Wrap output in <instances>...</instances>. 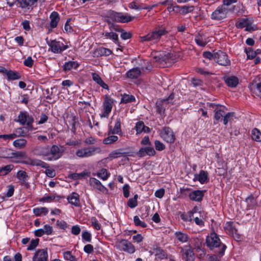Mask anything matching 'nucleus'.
<instances>
[{"label":"nucleus","mask_w":261,"mask_h":261,"mask_svg":"<svg viewBox=\"0 0 261 261\" xmlns=\"http://www.w3.org/2000/svg\"><path fill=\"white\" fill-rule=\"evenodd\" d=\"M206 246L211 249H216V253L222 256L225 251L226 246L222 244L218 237L215 233H211L210 236H207L206 239Z\"/></svg>","instance_id":"f257e3e1"},{"label":"nucleus","mask_w":261,"mask_h":261,"mask_svg":"<svg viewBox=\"0 0 261 261\" xmlns=\"http://www.w3.org/2000/svg\"><path fill=\"white\" fill-rule=\"evenodd\" d=\"M168 31L164 28L156 27L152 32L147 35L141 37V42H150L151 44H154L158 43L162 37L166 35Z\"/></svg>","instance_id":"f03ea898"},{"label":"nucleus","mask_w":261,"mask_h":261,"mask_svg":"<svg viewBox=\"0 0 261 261\" xmlns=\"http://www.w3.org/2000/svg\"><path fill=\"white\" fill-rule=\"evenodd\" d=\"M101 152L100 147L95 146H89L79 149L76 151V155L80 158H87Z\"/></svg>","instance_id":"7ed1b4c3"},{"label":"nucleus","mask_w":261,"mask_h":261,"mask_svg":"<svg viewBox=\"0 0 261 261\" xmlns=\"http://www.w3.org/2000/svg\"><path fill=\"white\" fill-rule=\"evenodd\" d=\"M66 150L64 146L53 145L49 149V156L47 158L48 161H56L59 159L63 155Z\"/></svg>","instance_id":"20e7f679"},{"label":"nucleus","mask_w":261,"mask_h":261,"mask_svg":"<svg viewBox=\"0 0 261 261\" xmlns=\"http://www.w3.org/2000/svg\"><path fill=\"white\" fill-rule=\"evenodd\" d=\"M47 43L50 47L51 51L55 54H61L68 48V45H64L63 43L56 40L47 41Z\"/></svg>","instance_id":"39448f33"},{"label":"nucleus","mask_w":261,"mask_h":261,"mask_svg":"<svg viewBox=\"0 0 261 261\" xmlns=\"http://www.w3.org/2000/svg\"><path fill=\"white\" fill-rule=\"evenodd\" d=\"M229 9L224 8L221 5L219 6L211 14V18L213 20H221L227 17V13Z\"/></svg>","instance_id":"423d86ee"},{"label":"nucleus","mask_w":261,"mask_h":261,"mask_svg":"<svg viewBox=\"0 0 261 261\" xmlns=\"http://www.w3.org/2000/svg\"><path fill=\"white\" fill-rule=\"evenodd\" d=\"M174 97V95L172 93L167 98L157 100L155 104L157 113L161 115L164 114L167 104L169 103V100H172Z\"/></svg>","instance_id":"0eeeda50"},{"label":"nucleus","mask_w":261,"mask_h":261,"mask_svg":"<svg viewBox=\"0 0 261 261\" xmlns=\"http://www.w3.org/2000/svg\"><path fill=\"white\" fill-rule=\"evenodd\" d=\"M214 60L221 65L227 66L230 64L227 55L221 50L215 53Z\"/></svg>","instance_id":"6e6552de"},{"label":"nucleus","mask_w":261,"mask_h":261,"mask_svg":"<svg viewBox=\"0 0 261 261\" xmlns=\"http://www.w3.org/2000/svg\"><path fill=\"white\" fill-rule=\"evenodd\" d=\"M117 246L119 249L129 253H133L135 252V248L133 244L126 240H122L117 243Z\"/></svg>","instance_id":"1a4fd4ad"},{"label":"nucleus","mask_w":261,"mask_h":261,"mask_svg":"<svg viewBox=\"0 0 261 261\" xmlns=\"http://www.w3.org/2000/svg\"><path fill=\"white\" fill-rule=\"evenodd\" d=\"M160 135L163 139L167 143H173L175 140V137L172 130L168 127H164Z\"/></svg>","instance_id":"9d476101"},{"label":"nucleus","mask_w":261,"mask_h":261,"mask_svg":"<svg viewBox=\"0 0 261 261\" xmlns=\"http://www.w3.org/2000/svg\"><path fill=\"white\" fill-rule=\"evenodd\" d=\"M114 100L107 95L105 96L103 103L104 113L101 115V117H108L112 111Z\"/></svg>","instance_id":"9b49d317"},{"label":"nucleus","mask_w":261,"mask_h":261,"mask_svg":"<svg viewBox=\"0 0 261 261\" xmlns=\"http://www.w3.org/2000/svg\"><path fill=\"white\" fill-rule=\"evenodd\" d=\"M18 121L22 125L26 124L30 127L34 121V119L27 112H20L18 117Z\"/></svg>","instance_id":"f8f14e48"},{"label":"nucleus","mask_w":261,"mask_h":261,"mask_svg":"<svg viewBox=\"0 0 261 261\" xmlns=\"http://www.w3.org/2000/svg\"><path fill=\"white\" fill-rule=\"evenodd\" d=\"M181 253H182V258L185 259L186 261H194L195 255L192 247L190 245L181 248Z\"/></svg>","instance_id":"ddd939ff"},{"label":"nucleus","mask_w":261,"mask_h":261,"mask_svg":"<svg viewBox=\"0 0 261 261\" xmlns=\"http://www.w3.org/2000/svg\"><path fill=\"white\" fill-rule=\"evenodd\" d=\"M47 248L38 250L35 253L33 261H48Z\"/></svg>","instance_id":"4468645a"},{"label":"nucleus","mask_w":261,"mask_h":261,"mask_svg":"<svg viewBox=\"0 0 261 261\" xmlns=\"http://www.w3.org/2000/svg\"><path fill=\"white\" fill-rule=\"evenodd\" d=\"M16 177L21 185H23L27 188L30 187L29 183L28 182L29 176L25 171L23 170L18 171L17 173Z\"/></svg>","instance_id":"2eb2a0df"},{"label":"nucleus","mask_w":261,"mask_h":261,"mask_svg":"<svg viewBox=\"0 0 261 261\" xmlns=\"http://www.w3.org/2000/svg\"><path fill=\"white\" fill-rule=\"evenodd\" d=\"M155 154V151L151 146L142 147L137 152V154L140 158H142L146 155L153 156Z\"/></svg>","instance_id":"dca6fc26"},{"label":"nucleus","mask_w":261,"mask_h":261,"mask_svg":"<svg viewBox=\"0 0 261 261\" xmlns=\"http://www.w3.org/2000/svg\"><path fill=\"white\" fill-rule=\"evenodd\" d=\"M194 180H198L203 184L208 181V173L204 170H200L198 174H195Z\"/></svg>","instance_id":"f3484780"},{"label":"nucleus","mask_w":261,"mask_h":261,"mask_svg":"<svg viewBox=\"0 0 261 261\" xmlns=\"http://www.w3.org/2000/svg\"><path fill=\"white\" fill-rule=\"evenodd\" d=\"M67 199L68 202L75 206L79 207L81 205L79 195L76 192H73L69 195Z\"/></svg>","instance_id":"a211bd4d"},{"label":"nucleus","mask_w":261,"mask_h":261,"mask_svg":"<svg viewBox=\"0 0 261 261\" xmlns=\"http://www.w3.org/2000/svg\"><path fill=\"white\" fill-rule=\"evenodd\" d=\"M204 196L203 191L200 190H195L191 192L189 195V198L191 200L195 201H201Z\"/></svg>","instance_id":"6ab92c4d"},{"label":"nucleus","mask_w":261,"mask_h":261,"mask_svg":"<svg viewBox=\"0 0 261 261\" xmlns=\"http://www.w3.org/2000/svg\"><path fill=\"white\" fill-rule=\"evenodd\" d=\"M135 128L137 134H140L142 132L149 133L150 131V128L144 125L143 121H140L136 123Z\"/></svg>","instance_id":"aec40b11"},{"label":"nucleus","mask_w":261,"mask_h":261,"mask_svg":"<svg viewBox=\"0 0 261 261\" xmlns=\"http://www.w3.org/2000/svg\"><path fill=\"white\" fill-rule=\"evenodd\" d=\"M224 81L227 85L231 88L237 87L239 83L238 78L234 76L225 77Z\"/></svg>","instance_id":"412c9836"},{"label":"nucleus","mask_w":261,"mask_h":261,"mask_svg":"<svg viewBox=\"0 0 261 261\" xmlns=\"http://www.w3.org/2000/svg\"><path fill=\"white\" fill-rule=\"evenodd\" d=\"M50 26L52 28H56L57 26L60 19L58 13L56 11L53 12L50 15Z\"/></svg>","instance_id":"4be33fe9"},{"label":"nucleus","mask_w":261,"mask_h":261,"mask_svg":"<svg viewBox=\"0 0 261 261\" xmlns=\"http://www.w3.org/2000/svg\"><path fill=\"white\" fill-rule=\"evenodd\" d=\"M225 229L229 233L230 235L233 237L234 234H237V229L235 224L233 222H226L225 226Z\"/></svg>","instance_id":"5701e85b"},{"label":"nucleus","mask_w":261,"mask_h":261,"mask_svg":"<svg viewBox=\"0 0 261 261\" xmlns=\"http://www.w3.org/2000/svg\"><path fill=\"white\" fill-rule=\"evenodd\" d=\"M141 69L138 68H134L130 69L126 73V75L130 79H137L141 75Z\"/></svg>","instance_id":"b1692460"},{"label":"nucleus","mask_w":261,"mask_h":261,"mask_svg":"<svg viewBox=\"0 0 261 261\" xmlns=\"http://www.w3.org/2000/svg\"><path fill=\"white\" fill-rule=\"evenodd\" d=\"M89 184L93 188L100 191H102L105 189L104 186L101 184L100 181L95 178L91 177L89 179Z\"/></svg>","instance_id":"393cba45"},{"label":"nucleus","mask_w":261,"mask_h":261,"mask_svg":"<svg viewBox=\"0 0 261 261\" xmlns=\"http://www.w3.org/2000/svg\"><path fill=\"white\" fill-rule=\"evenodd\" d=\"M5 74L7 75L8 80L9 81L18 80L21 78L20 74L13 70H8L6 69Z\"/></svg>","instance_id":"a878e982"},{"label":"nucleus","mask_w":261,"mask_h":261,"mask_svg":"<svg viewBox=\"0 0 261 261\" xmlns=\"http://www.w3.org/2000/svg\"><path fill=\"white\" fill-rule=\"evenodd\" d=\"M121 132V120L120 119H117L115 123L114 127L112 129L110 128L109 132H108V135L110 134H119Z\"/></svg>","instance_id":"bb28decb"},{"label":"nucleus","mask_w":261,"mask_h":261,"mask_svg":"<svg viewBox=\"0 0 261 261\" xmlns=\"http://www.w3.org/2000/svg\"><path fill=\"white\" fill-rule=\"evenodd\" d=\"M80 64L75 61H69L66 62L63 65V70L65 71H69L74 68L76 69L79 66Z\"/></svg>","instance_id":"cd10ccee"},{"label":"nucleus","mask_w":261,"mask_h":261,"mask_svg":"<svg viewBox=\"0 0 261 261\" xmlns=\"http://www.w3.org/2000/svg\"><path fill=\"white\" fill-rule=\"evenodd\" d=\"M237 2V0H223V4L221 6H224V8H227V9H230L229 10V12H234L236 7L234 6H231V5L233 3H236Z\"/></svg>","instance_id":"c85d7f7f"},{"label":"nucleus","mask_w":261,"mask_h":261,"mask_svg":"<svg viewBox=\"0 0 261 261\" xmlns=\"http://www.w3.org/2000/svg\"><path fill=\"white\" fill-rule=\"evenodd\" d=\"M195 41L199 46L202 47L205 46L207 43L206 38L200 34H198L195 36Z\"/></svg>","instance_id":"c756f323"},{"label":"nucleus","mask_w":261,"mask_h":261,"mask_svg":"<svg viewBox=\"0 0 261 261\" xmlns=\"http://www.w3.org/2000/svg\"><path fill=\"white\" fill-rule=\"evenodd\" d=\"M126 152H122L121 149H118L112 151L109 155V157L111 159H116L120 156H125Z\"/></svg>","instance_id":"7c9ffc66"},{"label":"nucleus","mask_w":261,"mask_h":261,"mask_svg":"<svg viewBox=\"0 0 261 261\" xmlns=\"http://www.w3.org/2000/svg\"><path fill=\"white\" fill-rule=\"evenodd\" d=\"M175 236L176 239L180 242L184 243L188 241L189 237L187 233L177 231L175 233Z\"/></svg>","instance_id":"2f4dec72"},{"label":"nucleus","mask_w":261,"mask_h":261,"mask_svg":"<svg viewBox=\"0 0 261 261\" xmlns=\"http://www.w3.org/2000/svg\"><path fill=\"white\" fill-rule=\"evenodd\" d=\"M27 141L24 139H18L13 141V144L18 149H22L25 147Z\"/></svg>","instance_id":"473e14b6"},{"label":"nucleus","mask_w":261,"mask_h":261,"mask_svg":"<svg viewBox=\"0 0 261 261\" xmlns=\"http://www.w3.org/2000/svg\"><path fill=\"white\" fill-rule=\"evenodd\" d=\"M92 79L101 87L105 89H108V86L102 81L101 77L97 74L94 73L92 74Z\"/></svg>","instance_id":"72a5a7b5"},{"label":"nucleus","mask_w":261,"mask_h":261,"mask_svg":"<svg viewBox=\"0 0 261 261\" xmlns=\"http://www.w3.org/2000/svg\"><path fill=\"white\" fill-rule=\"evenodd\" d=\"M215 111L216 112L214 115L215 120L214 121V123L215 124H216L219 120H221V118L223 117V116L224 115L225 113L224 111L221 109H219L217 108H216Z\"/></svg>","instance_id":"f704fd0d"},{"label":"nucleus","mask_w":261,"mask_h":261,"mask_svg":"<svg viewBox=\"0 0 261 261\" xmlns=\"http://www.w3.org/2000/svg\"><path fill=\"white\" fill-rule=\"evenodd\" d=\"M251 138L252 140L261 142V132L257 128H254L251 131Z\"/></svg>","instance_id":"c9c22d12"},{"label":"nucleus","mask_w":261,"mask_h":261,"mask_svg":"<svg viewBox=\"0 0 261 261\" xmlns=\"http://www.w3.org/2000/svg\"><path fill=\"white\" fill-rule=\"evenodd\" d=\"M113 135L114 134H110L108 135V137L103 140V143L106 145H109L116 142L118 140V137Z\"/></svg>","instance_id":"e433bc0d"},{"label":"nucleus","mask_w":261,"mask_h":261,"mask_svg":"<svg viewBox=\"0 0 261 261\" xmlns=\"http://www.w3.org/2000/svg\"><path fill=\"white\" fill-rule=\"evenodd\" d=\"M250 20L248 18H241L236 23V27L238 29L245 28L249 24Z\"/></svg>","instance_id":"4c0bfd02"},{"label":"nucleus","mask_w":261,"mask_h":261,"mask_svg":"<svg viewBox=\"0 0 261 261\" xmlns=\"http://www.w3.org/2000/svg\"><path fill=\"white\" fill-rule=\"evenodd\" d=\"M48 212V209L45 207H37L33 209V213L37 216H39L41 215L45 216Z\"/></svg>","instance_id":"58836bf2"},{"label":"nucleus","mask_w":261,"mask_h":261,"mask_svg":"<svg viewBox=\"0 0 261 261\" xmlns=\"http://www.w3.org/2000/svg\"><path fill=\"white\" fill-rule=\"evenodd\" d=\"M49 147L48 146H39L37 147L36 150L39 151V153H38L39 155L47 156L48 158L49 156Z\"/></svg>","instance_id":"ea45409f"},{"label":"nucleus","mask_w":261,"mask_h":261,"mask_svg":"<svg viewBox=\"0 0 261 261\" xmlns=\"http://www.w3.org/2000/svg\"><path fill=\"white\" fill-rule=\"evenodd\" d=\"M107 38H109L113 40V41L117 43L118 42V35L114 32H105L102 34Z\"/></svg>","instance_id":"a19ab883"},{"label":"nucleus","mask_w":261,"mask_h":261,"mask_svg":"<svg viewBox=\"0 0 261 261\" xmlns=\"http://www.w3.org/2000/svg\"><path fill=\"white\" fill-rule=\"evenodd\" d=\"M153 250L154 251V253H155V255L156 256H158L159 258L160 259H163V258H167V254L165 253V252L161 249L160 248H153Z\"/></svg>","instance_id":"79ce46f5"},{"label":"nucleus","mask_w":261,"mask_h":261,"mask_svg":"<svg viewBox=\"0 0 261 261\" xmlns=\"http://www.w3.org/2000/svg\"><path fill=\"white\" fill-rule=\"evenodd\" d=\"M173 61L174 59H173L172 55L169 53L166 54L163 57L159 58V62L160 63H162V62L170 63Z\"/></svg>","instance_id":"37998d69"},{"label":"nucleus","mask_w":261,"mask_h":261,"mask_svg":"<svg viewBox=\"0 0 261 261\" xmlns=\"http://www.w3.org/2000/svg\"><path fill=\"white\" fill-rule=\"evenodd\" d=\"M135 101V97L132 95L124 94L121 99V103H127Z\"/></svg>","instance_id":"c03bdc74"},{"label":"nucleus","mask_w":261,"mask_h":261,"mask_svg":"<svg viewBox=\"0 0 261 261\" xmlns=\"http://www.w3.org/2000/svg\"><path fill=\"white\" fill-rule=\"evenodd\" d=\"M33 166H39L43 168H48L49 167V166L47 163L36 159H34L33 160Z\"/></svg>","instance_id":"a18cd8bd"},{"label":"nucleus","mask_w":261,"mask_h":261,"mask_svg":"<svg viewBox=\"0 0 261 261\" xmlns=\"http://www.w3.org/2000/svg\"><path fill=\"white\" fill-rule=\"evenodd\" d=\"M110 174L108 172V171L106 169L102 168L101 169L99 172L97 173V176L102 179V180H106L108 177L110 176Z\"/></svg>","instance_id":"49530a36"},{"label":"nucleus","mask_w":261,"mask_h":261,"mask_svg":"<svg viewBox=\"0 0 261 261\" xmlns=\"http://www.w3.org/2000/svg\"><path fill=\"white\" fill-rule=\"evenodd\" d=\"M138 196L135 194L133 198H130L127 201V205L131 208H135L138 205L137 199Z\"/></svg>","instance_id":"de8ad7c7"},{"label":"nucleus","mask_w":261,"mask_h":261,"mask_svg":"<svg viewBox=\"0 0 261 261\" xmlns=\"http://www.w3.org/2000/svg\"><path fill=\"white\" fill-rule=\"evenodd\" d=\"M13 167L14 166L11 164L5 166L0 168V173L3 175H6L13 169Z\"/></svg>","instance_id":"09e8293b"},{"label":"nucleus","mask_w":261,"mask_h":261,"mask_svg":"<svg viewBox=\"0 0 261 261\" xmlns=\"http://www.w3.org/2000/svg\"><path fill=\"white\" fill-rule=\"evenodd\" d=\"M234 113L233 112H228L227 114L225 113L221 120H223L224 125H227L228 122L232 119Z\"/></svg>","instance_id":"8fccbe9b"},{"label":"nucleus","mask_w":261,"mask_h":261,"mask_svg":"<svg viewBox=\"0 0 261 261\" xmlns=\"http://www.w3.org/2000/svg\"><path fill=\"white\" fill-rule=\"evenodd\" d=\"M194 6H184L180 7L181 14H186L188 13L193 11Z\"/></svg>","instance_id":"3c124183"},{"label":"nucleus","mask_w":261,"mask_h":261,"mask_svg":"<svg viewBox=\"0 0 261 261\" xmlns=\"http://www.w3.org/2000/svg\"><path fill=\"white\" fill-rule=\"evenodd\" d=\"M134 222L136 226H141L142 228H145L147 227V224L144 222L140 220V218L138 216L134 217Z\"/></svg>","instance_id":"603ef678"},{"label":"nucleus","mask_w":261,"mask_h":261,"mask_svg":"<svg viewBox=\"0 0 261 261\" xmlns=\"http://www.w3.org/2000/svg\"><path fill=\"white\" fill-rule=\"evenodd\" d=\"M105 56V47H100L96 49L93 53V56L94 57H99Z\"/></svg>","instance_id":"864d4df0"},{"label":"nucleus","mask_w":261,"mask_h":261,"mask_svg":"<svg viewBox=\"0 0 261 261\" xmlns=\"http://www.w3.org/2000/svg\"><path fill=\"white\" fill-rule=\"evenodd\" d=\"M39 239H33L31 240L30 245L27 248L28 250H34L38 245Z\"/></svg>","instance_id":"5fc2aeb1"},{"label":"nucleus","mask_w":261,"mask_h":261,"mask_svg":"<svg viewBox=\"0 0 261 261\" xmlns=\"http://www.w3.org/2000/svg\"><path fill=\"white\" fill-rule=\"evenodd\" d=\"M245 50L248 59H252L255 57L256 53L251 48H245Z\"/></svg>","instance_id":"6e6d98bb"},{"label":"nucleus","mask_w":261,"mask_h":261,"mask_svg":"<svg viewBox=\"0 0 261 261\" xmlns=\"http://www.w3.org/2000/svg\"><path fill=\"white\" fill-rule=\"evenodd\" d=\"M133 18L130 16L124 15L120 14L119 19H118V22L126 23L132 20Z\"/></svg>","instance_id":"4d7b16f0"},{"label":"nucleus","mask_w":261,"mask_h":261,"mask_svg":"<svg viewBox=\"0 0 261 261\" xmlns=\"http://www.w3.org/2000/svg\"><path fill=\"white\" fill-rule=\"evenodd\" d=\"M64 257L65 259L70 261H76L75 257L72 255L71 252L67 251L63 254Z\"/></svg>","instance_id":"13d9d810"},{"label":"nucleus","mask_w":261,"mask_h":261,"mask_svg":"<svg viewBox=\"0 0 261 261\" xmlns=\"http://www.w3.org/2000/svg\"><path fill=\"white\" fill-rule=\"evenodd\" d=\"M10 149L6 148L0 147V158H8L9 154L8 153L10 151Z\"/></svg>","instance_id":"bf43d9fd"},{"label":"nucleus","mask_w":261,"mask_h":261,"mask_svg":"<svg viewBox=\"0 0 261 261\" xmlns=\"http://www.w3.org/2000/svg\"><path fill=\"white\" fill-rule=\"evenodd\" d=\"M194 217V216L192 215L189 213V212L187 214H181L180 215V218L182 220L186 222H192V218Z\"/></svg>","instance_id":"052dcab7"},{"label":"nucleus","mask_w":261,"mask_h":261,"mask_svg":"<svg viewBox=\"0 0 261 261\" xmlns=\"http://www.w3.org/2000/svg\"><path fill=\"white\" fill-rule=\"evenodd\" d=\"M82 238L87 242H90L91 241V234L89 232L86 230L83 231Z\"/></svg>","instance_id":"680f3d73"},{"label":"nucleus","mask_w":261,"mask_h":261,"mask_svg":"<svg viewBox=\"0 0 261 261\" xmlns=\"http://www.w3.org/2000/svg\"><path fill=\"white\" fill-rule=\"evenodd\" d=\"M17 137L16 134L13 133L7 135H0V138L3 139L5 140H13Z\"/></svg>","instance_id":"e2e57ef3"},{"label":"nucleus","mask_w":261,"mask_h":261,"mask_svg":"<svg viewBox=\"0 0 261 261\" xmlns=\"http://www.w3.org/2000/svg\"><path fill=\"white\" fill-rule=\"evenodd\" d=\"M34 61L32 59L31 57H28L24 61H23V64L25 66L32 67L33 65Z\"/></svg>","instance_id":"0e129e2a"},{"label":"nucleus","mask_w":261,"mask_h":261,"mask_svg":"<svg viewBox=\"0 0 261 261\" xmlns=\"http://www.w3.org/2000/svg\"><path fill=\"white\" fill-rule=\"evenodd\" d=\"M155 149L157 150L162 151L165 148V146L160 141L156 140L154 142Z\"/></svg>","instance_id":"69168bd1"},{"label":"nucleus","mask_w":261,"mask_h":261,"mask_svg":"<svg viewBox=\"0 0 261 261\" xmlns=\"http://www.w3.org/2000/svg\"><path fill=\"white\" fill-rule=\"evenodd\" d=\"M13 156L20 159H24L26 157V152L24 151H16L12 153Z\"/></svg>","instance_id":"338daca9"},{"label":"nucleus","mask_w":261,"mask_h":261,"mask_svg":"<svg viewBox=\"0 0 261 261\" xmlns=\"http://www.w3.org/2000/svg\"><path fill=\"white\" fill-rule=\"evenodd\" d=\"M128 7L132 9L141 10L143 9V7L138 5L135 1L130 3L128 5Z\"/></svg>","instance_id":"774afa93"}]
</instances>
